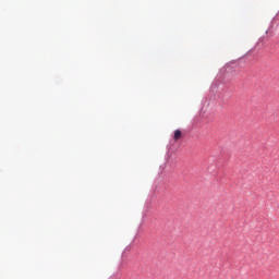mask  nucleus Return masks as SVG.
<instances>
[{
	"label": "nucleus",
	"instance_id": "nucleus-1",
	"mask_svg": "<svg viewBox=\"0 0 279 279\" xmlns=\"http://www.w3.org/2000/svg\"><path fill=\"white\" fill-rule=\"evenodd\" d=\"M180 138H182V131L175 130L174 135H173V140L174 141H180Z\"/></svg>",
	"mask_w": 279,
	"mask_h": 279
}]
</instances>
